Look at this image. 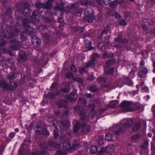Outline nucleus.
<instances>
[{
	"instance_id": "a19ab883",
	"label": "nucleus",
	"mask_w": 155,
	"mask_h": 155,
	"mask_svg": "<svg viewBox=\"0 0 155 155\" xmlns=\"http://www.w3.org/2000/svg\"><path fill=\"white\" fill-rule=\"evenodd\" d=\"M55 96V95L53 94V93H50L47 95V97L50 98H52L54 97Z\"/></svg>"
},
{
	"instance_id": "9d476101",
	"label": "nucleus",
	"mask_w": 155,
	"mask_h": 155,
	"mask_svg": "<svg viewBox=\"0 0 155 155\" xmlns=\"http://www.w3.org/2000/svg\"><path fill=\"white\" fill-rule=\"evenodd\" d=\"M95 18V17L93 14V12L85 16L84 18L85 20L88 22H90L93 21Z\"/></svg>"
},
{
	"instance_id": "864d4df0",
	"label": "nucleus",
	"mask_w": 155,
	"mask_h": 155,
	"mask_svg": "<svg viewBox=\"0 0 155 155\" xmlns=\"http://www.w3.org/2000/svg\"><path fill=\"white\" fill-rule=\"evenodd\" d=\"M75 80L80 83L81 84H82L83 83V81L82 79L80 78H77L75 79Z\"/></svg>"
},
{
	"instance_id": "774afa93",
	"label": "nucleus",
	"mask_w": 155,
	"mask_h": 155,
	"mask_svg": "<svg viewBox=\"0 0 155 155\" xmlns=\"http://www.w3.org/2000/svg\"><path fill=\"white\" fill-rule=\"evenodd\" d=\"M54 113L56 115L58 116L60 113V112L58 110H56L54 111Z\"/></svg>"
},
{
	"instance_id": "5701e85b",
	"label": "nucleus",
	"mask_w": 155,
	"mask_h": 155,
	"mask_svg": "<svg viewBox=\"0 0 155 155\" xmlns=\"http://www.w3.org/2000/svg\"><path fill=\"white\" fill-rule=\"evenodd\" d=\"M36 132L38 134H42V129L41 127L38 125L37 127L35 128Z\"/></svg>"
},
{
	"instance_id": "4468645a",
	"label": "nucleus",
	"mask_w": 155,
	"mask_h": 155,
	"mask_svg": "<svg viewBox=\"0 0 155 155\" xmlns=\"http://www.w3.org/2000/svg\"><path fill=\"white\" fill-rule=\"evenodd\" d=\"M114 149V145L112 144L109 145L106 147V152L108 153L113 151Z\"/></svg>"
},
{
	"instance_id": "a878e982",
	"label": "nucleus",
	"mask_w": 155,
	"mask_h": 155,
	"mask_svg": "<svg viewBox=\"0 0 155 155\" xmlns=\"http://www.w3.org/2000/svg\"><path fill=\"white\" fill-rule=\"evenodd\" d=\"M89 89L92 92H95L98 90V88L95 86L92 85L89 87Z\"/></svg>"
},
{
	"instance_id": "680f3d73",
	"label": "nucleus",
	"mask_w": 155,
	"mask_h": 155,
	"mask_svg": "<svg viewBox=\"0 0 155 155\" xmlns=\"http://www.w3.org/2000/svg\"><path fill=\"white\" fill-rule=\"evenodd\" d=\"M65 154V153H63L60 151H58L57 152V155H63Z\"/></svg>"
},
{
	"instance_id": "4d7b16f0",
	"label": "nucleus",
	"mask_w": 155,
	"mask_h": 155,
	"mask_svg": "<svg viewBox=\"0 0 155 155\" xmlns=\"http://www.w3.org/2000/svg\"><path fill=\"white\" fill-rule=\"evenodd\" d=\"M110 38L109 37H107L105 39V41L108 44H109L110 43V42L109 41Z\"/></svg>"
},
{
	"instance_id": "473e14b6",
	"label": "nucleus",
	"mask_w": 155,
	"mask_h": 155,
	"mask_svg": "<svg viewBox=\"0 0 155 155\" xmlns=\"http://www.w3.org/2000/svg\"><path fill=\"white\" fill-rule=\"evenodd\" d=\"M139 138V135L138 134H137L131 137V139L133 140H138Z\"/></svg>"
},
{
	"instance_id": "de8ad7c7",
	"label": "nucleus",
	"mask_w": 155,
	"mask_h": 155,
	"mask_svg": "<svg viewBox=\"0 0 155 155\" xmlns=\"http://www.w3.org/2000/svg\"><path fill=\"white\" fill-rule=\"evenodd\" d=\"M84 42L86 45H88V46H90L91 44V41L86 39L84 41Z\"/></svg>"
},
{
	"instance_id": "ddd939ff",
	"label": "nucleus",
	"mask_w": 155,
	"mask_h": 155,
	"mask_svg": "<svg viewBox=\"0 0 155 155\" xmlns=\"http://www.w3.org/2000/svg\"><path fill=\"white\" fill-rule=\"evenodd\" d=\"M31 41L32 43L35 46H37L40 44V40L37 37H34L32 38Z\"/></svg>"
},
{
	"instance_id": "f8f14e48",
	"label": "nucleus",
	"mask_w": 155,
	"mask_h": 155,
	"mask_svg": "<svg viewBox=\"0 0 155 155\" xmlns=\"http://www.w3.org/2000/svg\"><path fill=\"white\" fill-rule=\"evenodd\" d=\"M75 123H76L75 124L73 130L74 132V133H76L77 132L79 129V128L80 126V124H81V119L78 122L77 120L75 121Z\"/></svg>"
},
{
	"instance_id": "cd10ccee",
	"label": "nucleus",
	"mask_w": 155,
	"mask_h": 155,
	"mask_svg": "<svg viewBox=\"0 0 155 155\" xmlns=\"http://www.w3.org/2000/svg\"><path fill=\"white\" fill-rule=\"evenodd\" d=\"M148 143L149 142L148 140H145L144 143L142 145V147L144 149H147L148 147Z\"/></svg>"
},
{
	"instance_id": "f3484780",
	"label": "nucleus",
	"mask_w": 155,
	"mask_h": 155,
	"mask_svg": "<svg viewBox=\"0 0 155 155\" xmlns=\"http://www.w3.org/2000/svg\"><path fill=\"white\" fill-rule=\"evenodd\" d=\"M98 148L96 146H93L90 148V152L92 154L96 153L98 151Z\"/></svg>"
},
{
	"instance_id": "f704fd0d",
	"label": "nucleus",
	"mask_w": 155,
	"mask_h": 155,
	"mask_svg": "<svg viewBox=\"0 0 155 155\" xmlns=\"http://www.w3.org/2000/svg\"><path fill=\"white\" fill-rule=\"evenodd\" d=\"M113 62L114 61L113 60H109L106 62V65L107 67H109L112 64Z\"/></svg>"
},
{
	"instance_id": "f257e3e1",
	"label": "nucleus",
	"mask_w": 155,
	"mask_h": 155,
	"mask_svg": "<svg viewBox=\"0 0 155 155\" xmlns=\"http://www.w3.org/2000/svg\"><path fill=\"white\" fill-rule=\"evenodd\" d=\"M74 113L75 115H77L78 114L80 115L81 116H82L81 119V126L82 128V131L83 132L86 133L88 132L89 130L90 127L89 125H87L85 123H84V121H82V119L83 120H84V115H83L82 114V111L80 109V107H75L74 108Z\"/></svg>"
},
{
	"instance_id": "20e7f679",
	"label": "nucleus",
	"mask_w": 155,
	"mask_h": 155,
	"mask_svg": "<svg viewBox=\"0 0 155 155\" xmlns=\"http://www.w3.org/2000/svg\"><path fill=\"white\" fill-rule=\"evenodd\" d=\"M131 104V102L124 101L121 103L120 107L124 112L131 111L133 110L130 106Z\"/></svg>"
},
{
	"instance_id": "9b49d317",
	"label": "nucleus",
	"mask_w": 155,
	"mask_h": 155,
	"mask_svg": "<svg viewBox=\"0 0 155 155\" xmlns=\"http://www.w3.org/2000/svg\"><path fill=\"white\" fill-rule=\"evenodd\" d=\"M63 147L64 150L67 151L71 149V145L69 141H66L63 143Z\"/></svg>"
},
{
	"instance_id": "6ab92c4d",
	"label": "nucleus",
	"mask_w": 155,
	"mask_h": 155,
	"mask_svg": "<svg viewBox=\"0 0 155 155\" xmlns=\"http://www.w3.org/2000/svg\"><path fill=\"white\" fill-rule=\"evenodd\" d=\"M118 103V102L116 101H111L108 104V106L109 107L113 108L115 107V106Z\"/></svg>"
},
{
	"instance_id": "79ce46f5",
	"label": "nucleus",
	"mask_w": 155,
	"mask_h": 155,
	"mask_svg": "<svg viewBox=\"0 0 155 155\" xmlns=\"http://www.w3.org/2000/svg\"><path fill=\"white\" fill-rule=\"evenodd\" d=\"M24 14H25V13H27L28 15H29L31 13V10L30 9L28 8H25V10L23 11Z\"/></svg>"
},
{
	"instance_id": "aec40b11",
	"label": "nucleus",
	"mask_w": 155,
	"mask_h": 155,
	"mask_svg": "<svg viewBox=\"0 0 155 155\" xmlns=\"http://www.w3.org/2000/svg\"><path fill=\"white\" fill-rule=\"evenodd\" d=\"M87 101L82 98H80L78 101L79 105H82V107L85 106L87 104Z\"/></svg>"
},
{
	"instance_id": "f03ea898",
	"label": "nucleus",
	"mask_w": 155,
	"mask_h": 155,
	"mask_svg": "<svg viewBox=\"0 0 155 155\" xmlns=\"http://www.w3.org/2000/svg\"><path fill=\"white\" fill-rule=\"evenodd\" d=\"M132 119H130L122 123V125L117 127V130L115 131V133L117 135H119L123 132H124L127 128L131 127L134 123Z\"/></svg>"
},
{
	"instance_id": "c85d7f7f",
	"label": "nucleus",
	"mask_w": 155,
	"mask_h": 155,
	"mask_svg": "<svg viewBox=\"0 0 155 155\" xmlns=\"http://www.w3.org/2000/svg\"><path fill=\"white\" fill-rule=\"evenodd\" d=\"M125 81L126 82V84L128 85L131 86L133 84V83L131 80L129 78H127L125 79Z\"/></svg>"
},
{
	"instance_id": "423d86ee",
	"label": "nucleus",
	"mask_w": 155,
	"mask_h": 155,
	"mask_svg": "<svg viewBox=\"0 0 155 155\" xmlns=\"http://www.w3.org/2000/svg\"><path fill=\"white\" fill-rule=\"evenodd\" d=\"M41 146L43 150L42 151L40 150L37 153H33L32 155H47L48 154L47 152H45V150L47 149V146L46 143L45 142H42L41 144Z\"/></svg>"
},
{
	"instance_id": "6e6552de",
	"label": "nucleus",
	"mask_w": 155,
	"mask_h": 155,
	"mask_svg": "<svg viewBox=\"0 0 155 155\" xmlns=\"http://www.w3.org/2000/svg\"><path fill=\"white\" fill-rule=\"evenodd\" d=\"M47 57L46 56L43 57V58L38 56L36 59L35 61L39 63L41 66H44L47 64Z\"/></svg>"
},
{
	"instance_id": "bf43d9fd",
	"label": "nucleus",
	"mask_w": 155,
	"mask_h": 155,
	"mask_svg": "<svg viewBox=\"0 0 155 155\" xmlns=\"http://www.w3.org/2000/svg\"><path fill=\"white\" fill-rule=\"evenodd\" d=\"M54 144L52 142H48V145L50 147H52L54 146Z\"/></svg>"
},
{
	"instance_id": "0eeeda50",
	"label": "nucleus",
	"mask_w": 155,
	"mask_h": 155,
	"mask_svg": "<svg viewBox=\"0 0 155 155\" xmlns=\"http://www.w3.org/2000/svg\"><path fill=\"white\" fill-rule=\"evenodd\" d=\"M28 55V53L25 51H21L20 52V55L18 58L19 61L23 62L27 59V57Z\"/></svg>"
},
{
	"instance_id": "b1692460",
	"label": "nucleus",
	"mask_w": 155,
	"mask_h": 155,
	"mask_svg": "<svg viewBox=\"0 0 155 155\" xmlns=\"http://www.w3.org/2000/svg\"><path fill=\"white\" fill-rule=\"evenodd\" d=\"M89 107L91 109V115L92 116H94L95 114V112L94 110V109L95 108V106L94 104L89 105Z\"/></svg>"
},
{
	"instance_id": "49530a36",
	"label": "nucleus",
	"mask_w": 155,
	"mask_h": 155,
	"mask_svg": "<svg viewBox=\"0 0 155 155\" xmlns=\"http://www.w3.org/2000/svg\"><path fill=\"white\" fill-rule=\"evenodd\" d=\"M36 14L35 13H33L32 14V17H31V18H32V19L33 21H35L36 20L37 18H36Z\"/></svg>"
},
{
	"instance_id": "09e8293b",
	"label": "nucleus",
	"mask_w": 155,
	"mask_h": 155,
	"mask_svg": "<svg viewBox=\"0 0 155 155\" xmlns=\"http://www.w3.org/2000/svg\"><path fill=\"white\" fill-rule=\"evenodd\" d=\"M114 72V69L113 68H111L109 69L107 71V73L110 74H113Z\"/></svg>"
},
{
	"instance_id": "412c9836",
	"label": "nucleus",
	"mask_w": 155,
	"mask_h": 155,
	"mask_svg": "<svg viewBox=\"0 0 155 155\" xmlns=\"http://www.w3.org/2000/svg\"><path fill=\"white\" fill-rule=\"evenodd\" d=\"M105 139L108 141H111L113 140V135L111 133H107L106 135Z\"/></svg>"
},
{
	"instance_id": "c03bdc74",
	"label": "nucleus",
	"mask_w": 155,
	"mask_h": 155,
	"mask_svg": "<svg viewBox=\"0 0 155 155\" xmlns=\"http://www.w3.org/2000/svg\"><path fill=\"white\" fill-rule=\"evenodd\" d=\"M145 22L147 24L150 25H152L153 23L152 21L150 19H147L146 20Z\"/></svg>"
},
{
	"instance_id": "0e129e2a",
	"label": "nucleus",
	"mask_w": 155,
	"mask_h": 155,
	"mask_svg": "<svg viewBox=\"0 0 155 155\" xmlns=\"http://www.w3.org/2000/svg\"><path fill=\"white\" fill-rule=\"evenodd\" d=\"M20 155H28L29 154L28 153H23L22 151L21 150L20 151Z\"/></svg>"
},
{
	"instance_id": "393cba45",
	"label": "nucleus",
	"mask_w": 155,
	"mask_h": 155,
	"mask_svg": "<svg viewBox=\"0 0 155 155\" xmlns=\"http://www.w3.org/2000/svg\"><path fill=\"white\" fill-rule=\"evenodd\" d=\"M98 47L99 49L101 50H104L105 48L104 45L102 42H100L98 44Z\"/></svg>"
},
{
	"instance_id": "603ef678",
	"label": "nucleus",
	"mask_w": 155,
	"mask_h": 155,
	"mask_svg": "<svg viewBox=\"0 0 155 155\" xmlns=\"http://www.w3.org/2000/svg\"><path fill=\"white\" fill-rule=\"evenodd\" d=\"M78 147H79V145L78 144L76 143V144H74L73 145L72 148L73 149L75 150Z\"/></svg>"
},
{
	"instance_id": "37998d69",
	"label": "nucleus",
	"mask_w": 155,
	"mask_h": 155,
	"mask_svg": "<svg viewBox=\"0 0 155 155\" xmlns=\"http://www.w3.org/2000/svg\"><path fill=\"white\" fill-rule=\"evenodd\" d=\"M85 96L87 98H93L94 96V95H92L91 94L86 93L85 94Z\"/></svg>"
},
{
	"instance_id": "6e6d98bb",
	"label": "nucleus",
	"mask_w": 155,
	"mask_h": 155,
	"mask_svg": "<svg viewBox=\"0 0 155 155\" xmlns=\"http://www.w3.org/2000/svg\"><path fill=\"white\" fill-rule=\"evenodd\" d=\"M54 136L55 137H57L58 136V133L56 130H54Z\"/></svg>"
},
{
	"instance_id": "7c9ffc66",
	"label": "nucleus",
	"mask_w": 155,
	"mask_h": 155,
	"mask_svg": "<svg viewBox=\"0 0 155 155\" xmlns=\"http://www.w3.org/2000/svg\"><path fill=\"white\" fill-rule=\"evenodd\" d=\"M117 2L116 1H114L111 3L110 6L112 8H114L117 6Z\"/></svg>"
},
{
	"instance_id": "a211bd4d",
	"label": "nucleus",
	"mask_w": 155,
	"mask_h": 155,
	"mask_svg": "<svg viewBox=\"0 0 155 155\" xmlns=\"http://www.w3.org/2000/svg\"><path fill=\"white\" fill-rule=\"evenodd\" d=\"M103 57L105 58H112L113 56V54L112 53H108L107 51H105L103 54Z\"/></svg>"
},
{
	"instance_id": "c9c22d12",
	"label": "nucleus",
	"mask_w": 155,
	"mask_h": 155,
	"mask_svg": "<svg viewBox=\"0 0 155 155\" xmlns=\"http://www.w3.org/2000/svg\"><path fill=\"white\" fill-rule=\"evenodd\" d=\"M71 70L74 72H76L77 69L75 66L74 64H71L70 66Z\"/></svg>"
},
{
	"instance_id": "5fc2aeb1",
	"label": "nucleus",
	"mask_w": 155,
	"mask_h": 155,
	"mask_svg": "<svg viewBox=\"0 0 155 155\" xmlns=\"http://www.w3.org/2000/svg\"><path fill=\"white\" fill-rule=\"evenodd\" d=\"M15 136V134L14 132H12L9 134V137L11 138H13Z\"/></svg>"
},
{
	"instance_id": "13d9d810",
	"label": "nucleus",
	"mask_w": 155,
	"mask_h": 155,
	"mask_svg": "<svg viewBox=\"0 0 155 155\" xmlns=\"http://www.w3.org/2000/svg\"><path fill=\"white\" fill-rule=\"evenodd\" d=\"M79 71L81 73L86 72L85 69L84 68H80L79 70Z\"/></svg>"
},
{
	"instance_id": "e2e57ef3",
	"label": "nucleus",
	"mask_w": 155,
	"mask_h": 155,
	"mask_svg": "<svg viewBox=\"0 0 155 155\" xmlns=\"http://www.w3.org/2000/svg\"><path fill=\"white\" fill-rule=\"evenodd\" d=\"M58 124V123L57 121H55L53 122V124L54 126L56 128L58 127L57 124Z\"/></svg>"
},
{
	"instance_id": "bb28decb",
	"label": "nucleus",
	"mask_w": 155,
	"mask_h": 155,
	"mask_svg": "<svg viewBox=\"0 0 155 155\" xmlns=\"http://www.w3.org/2000/svg\"><path fill=\"white\" fill-rule=\"evenodd\" d=\"M106 81V79L104 78L100 77L97 79L98 82L104 84L105 82Z\"/></svg>"
},
{
	"instance_id": "8fccbe9b",
	"label": "nucleus",
	"mask_w": 155,
	"mask_h": 155,
	"mask_svg": "<svg viewBox=\"0 0 155 155\" xmlns=\"http://www.w3.org/2000/svg\"><path fill=\"white\" fill-rule=\"evenodd\" d=\"M99 152L101 153L106 152V148L102 147L101 149L100 150Z\"/></svg>"
},
{
	"instance_id": "e433bc0d",
	"label": "nucleus",
	"mask_w": 155,
	"mask_h": 155,
	"mask_svg": "<svg viewBox=\"0 0 155 155\" xmlns=\"http://www.w3.org/2000/svg\"><path fill=\"white\" fill-rule=\"evenodd\" d=\"M11 48L14 50H18L19 48L18 45H16L15 44H14L12 45V46H11Z\"/></svg>"
},
{
	"instance_id": "ea45409f",
	"label": "nucleus",
	"mask_w": 155,
	"mask_h": 155,
	"mask_svg": "<svg viewBox=\"0 0 155 155\" xmlns=\"http://www.w3.org/2000/svg\"><path fill=\"white\" fill-rule=\"evenodd\" d=\"M119 23L120 25L121 26H124L126 25V23L125 21L123 19H122L120 20L119 22Z\"/></svg>"
},
{
	"instance_id": "2f4dec72",
	"label": "nucleus",
	"mask_w": 155,
	"mask_h": 155,
	"mask_svg": "<svg viewBox=\"0 0 155 155\" xmlns=\"http://www.w3.org/2000/svg\"><path fill=\"white\" fill-rule=\"evenodd\" d=\"M73 76V74L71 72H68L66 74L65 76L67 78H71Z\"/></svg>"
},
{
	"instance_id": "a18cd8bd",
	"label": "nucleus",
	"mask_w": 155,
	"mask_h": 155,
	"mask_svg": "<svg viewBox=\"0 0 155 155\" xmlns=\"http://www.w3.org/2000/svg\"><path fill=\"white\" fill-rule=\"evenodd\" d=\"M83 28H76V29L75 30L76 31H79L80 33H81L83 31Z\"/></svg>"
},
{
	"instance_id": "4c0bfd02",
	"label": "nucleus",
	"mask_w": 155,
	"mask_h": 155,
	"mask_svg": "<svg viewBox=\"0 0 155 155\" xmlns=\"http://www.w3.org/2000/svg\"><path fill=\"white\" fill-rule=\"evenodd\" d=\"M69 112L68 110H65L63 111V117H66L68 114Z\"/></svg>"
},
{
	"instance_id": "39448f33",
	"label": "nucleus",
	"mask_w": 155,
	"mask_h": 155,
	"mask_svg": "<svg viewBox=\"0 0 155 155\" xmlns=\"http://www.w3.org/2000/svg\"><path fill=\"white\" fill-rule=\"evenodd\" d=\"M99 58V56L98 54L94 53L93 54L92 59L91 61L87 63L85 65V67L86 68H88L90 66H93L95 65V61L97 60Z\"/></svg>"
},
{
	"instance_id": "dca6fc26",
	"label": "nucleus",
	"mask_w": 155,
	"mask_h": 155,
	"mask_svg": "<svg viewBox=\"0 0 155 155\" xmlns=\"http://www.w3.org/2000/svg\"><path fill=\"white\" fill-rule=\"evenodd\" d=\"M58 105L59 107H66L67 105V102L64 100L61 101L60 102L58 103Z\"/></svg>"
},
{
	"instance_id": "7ed1b4c3",
	"label": "nucleus",
	"mask_w": 155,
	"mask_h": 155,
	"mask_svg": "<svg viewBox=\"0 0 155 155\" xmlns=\"http://www.w3.org/2000/svg\"><path fill=\"white\" fill-rule=\"evenodd\" d=\"M18 84L16 82L12 80L9 84H7L4 81H0V86L3 87L4 89H10L14 90L18 86Z\"/></svg>"
},
{
	"instance_id": "1a4fd4ad",
	"label": "nucleus",
	"mask_w": 155,
	"mask_h": 155,
	"mask_svg": "<svg viewBox=\"0 0 155 155\" xmlns=\"http://www.w3.org/2000/svg\"><path fill=\"white\" fill-rule=\"evenodd\" d=\"M148 72L147 69L145 68H142L138 72V76L140 78H142Z\"/></svg>"
},
{
	"instance_id": "3c124183",
	"label": "nucleus",
	"mask_w": 155,
	"mask_h": 155,
	"mask_svg": "<svg viewBox=\"0 0 155 155\" xmlns=\"http://www.w3.org/2000/svg\"><path fill=\"white\" fill-rule=\"evenodd\" d=\"M87 79L89 81H92L94 79V78L92 76H89L88 77Z\"/></svg>"
},
{
	"instance_id": "c756f323",
	"label": "nucleus",
	"mask_w": 155,
	"mask_h": 155,
	"mask_svg": "<svg viewBox=\"0 0 155 155\" xmlns=\"http://www.w3.org/2000/svg\"><path fill=\"white\" fill-rule=\"evenodd\" d=\"M71 100L75 101L76 100V97H75V96L77 97V94H76L74 92H72L71 94Z\"/></svg>"
},
{
	"instance_id": "4be33fe9",
	"label": "nucleus",
	"mask_w": 155,
	"mask_h": 155,
	"mask_svg": "<svg viewBox=\"0 0 155 155\" xmlns=\"http://www.w3.org/2000/svg\"><path fill=\"white\" fill-rule=\"evenodd\" d=\"M140 124L139 122L136 123L133 127V130L134 131H137L140 128Z\"/></svg>"
},
{
	"instance_id": "72a5a7b5",
	"label": "nucleus",
	"mask_w": 155,
	"mask_h": 155,
	"mask_svg": "<svg viewBox=\"0 0 155 155\" xmlns=\"http://www.w3.org/2000/svg\"><path fill=\"white\" fill-rule=\"evenodd\" d=\"M98 143L99 145L101 146L104 143V140L102 138H101L98 140Z\"/></svg>"
},
{
	"instance_id": "052dcab7",
	"label": "nucleus",
	"mask_w": 155,
	"mask_h": 155,
	"mask_svg": "<svg viewBox=\"0 0 155 155\" xmlns=\"http://www.w3.org/2000/svg\"><path fill=\"white\" fill-rule=\"evenodd\" d=\"M61 91L67 93L68 92V89L65 88H63L61 89Z\"/></svg>"
},
{
	"instance_id": "338daca9",
	"label": "nucleus",
	"mask_w": 155,
	"mask_h": 155,
	"mask_svg": "<svg viewBox=\"0 0 155 155\" xmlns=\"http://www.w3.org/2000/svg\"><path fill=\"white\" fill-rule=\"evenodd\" d=\"M116 1L117 2V4H120L123 2L124 0H117Z\"/></svg>"
},
{
	"instance_id": "58836bf2",
	"label": "nucleus",
	"mask_w": 155,
	"mask_h": 155,
	"mask_svg": "<svg viewBox=\"0 0 155 155\" xmlns=\"http://www.w3.org/2000/svg\"><path fill=\"white\" fill-rule=\"evenodd\" d=\"M42 134H43L46 136H48L49 134V133L47 130L45 129L44 130H42Z\"/></svg>"
},
{
	"instance_id": "69168bd1",
	"label": "nucleus",
	"mask_w": 155,
	"mask_h": 155,
	"mask_svg": "<svg viewBox=\"0 0 155 155\" xmlns=\"http://www.w3.org/2000/svg\"><path fill=\"white\" fill-rule=\"evenodd\" d=\"M57 84L56 83H53L51 85V88L52 89L53 88L55 87L57 85Z\"/></svg>"
},
{
	"instance_id": "2eb2a0df",
	"label": "nucleus",
	"mask_w": 155,
	"mask_h": 155,
	"mask_svg": "<svg viewBox=\"0 0 155 155\" xmlns=\"http://www.w3.org/2000/svg\"><path fill=\"white\" fill-rule=\"evenodd\" d=\"M54 2V0H48L46 3L45 5V8L46 9L51 8L52 7V2Z\"/></svg>"
}]
</instances>
